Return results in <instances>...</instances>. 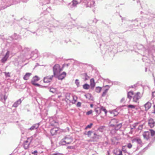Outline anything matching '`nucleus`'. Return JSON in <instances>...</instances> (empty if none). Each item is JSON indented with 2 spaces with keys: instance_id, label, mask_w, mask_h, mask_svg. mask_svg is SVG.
<instances>
[{
  "instance_id": "nucleus-13",
  "label": "nucleus",
  "mask_w": 155,
  "mask_h": 155,
  "mask_svg": "<svg viewBox=\"0 0 155 155\" xmlns=\"http://www.w3.org/2000/svg\"><path fill=\"white\" fill-rule=\"evenodd\" d=\"M132 143H134L135 142H136L137 143L140 145H142V142L141 139L138 137H137L133 139L132 140Z\"/></svg>"
},
{
  "instance_id": "nucleus-28",
  "label": "nucleus",
  "mask_w": 155,
  "mask_h": 155,
  "mask_svg": "<svg viewBox=\"0 0 155 155\" xmlns=\"http://www.w3.org/2000/svg\"><path fill=\"white\" fill-rule=\"evenodd\" d=\"M143 125L142 124L139 126L137 128V130H141L143 129Z\"/></svg>"
},
{
  "instance_id": "nucleus-29",
  "label": "nucleus",
  "mask_w": 155,
  "mask_h": 155,
  "mask_svg": "<svg viewBox=\"0 0 155 155\" xmlns=\"http://www.w3.org/2000/svg\"><path fill=\"white\" fill-rule=\"evenodd\" d=\"M93 125V124L92 123H91L90 124L87 125L85 129H87L89 128H91L92 126Z\"/></svg>"
},
{
  "instance_id": "nucleus-11",
  "label": "nucleus",
  "mask_w": 155,
  "mask_h": 155,
  "mask_svg": "<svg viewBox=\"0 0 155 155\" xmlns=\"http://www.w3.org/2000/svg\"><path fill=\"white\" fill-rule=\"evenodd\" d=\"M143 136L144 139L148 140L150 138V133L148 131L144 132L143 134Z\"/></svg>"
},
{
  "instance_id": "nucleus-17",
  "label": "nucleus",
  "mask_w": 155,
  "mask_h": 155,
  "mask_svg": "<svg viewBox=\"0 0 155 155\" xmlns=\"http://www.w3.org/2000/svg\"><path fill=\"white\" fill-rule=\"evenodd\" d=\"M39 126L38 124H36L32 126L31 127L29 128V130H32L35 129H37Z\"/></svg>"
},
{
  "instance_id": "nucleus-34",
  "label": "nucleus",
  "mask_w": 155,
  "mask_h": 155,
  "mask_svg": "<svg viewBox=\"0 0 155 155\" xmlns=\"http://www.w3.org/2000/svg\"><path fill=\"white\" fill-rule=\"evenodd\" d=\"M31 153L32 154H34V155H37L38 154V152L37 150H35L33 152H32Z\"/></svg>"
},
{
  "instance_id": "nucleus-39",
  "label": "nucleus",
  "mask_w": 155,
  "mask_h": 155,
  "mask_svg": "<svg viewBox=\"0 0 155 155\" xmlns=\"http://www.w3.org/2000/svg\"><path fill=\"white\" fill-rule=\"evenodd\" d=\"M68 148L70 149H74V147L73 146H69L68 147Z\"/></svg>"
},
{
  "instance_id": "nucleus-24",
  "label": "nucleus",
  "mask_w": 155,
  "mask_h": 155,
  "mask_svg": "<svg viewBox=\"0 0 155 155\" xmlns=\"http://www.w3.org/2000/svg\"><path fill=\"white\" fill-rule=\"evenodd\" d=\"M90 86L87 84H85L83 85V88L85 89H88L89 88Z\"/></svg>"
},
{
  "instance_id": "nucleus-6",
  "label": "nucleus",
  "mask_w": 155,
  "mask_h": 155,
  "mask_svg": "<svg viewBox=\"0 0 155 155\" xmlns=\"http://www.w3.org/2000/svg\"><path fill=\"white\" fill-rule=\"evenodd\" d=\"M40 79V78L37 76H35L33 77L31 81V83L34 85L36 86H39L40 85L37 83L36 82L38 81Z\"/></svg>"
},
{
  "instance_id": "nucleus-3",
  "label": "nucleus",
  "mask_w": 155,
  "mask_h": 155,
  "mask_svg": "<svg viewBox=\"0 0 155 155\" xmlns=\"http://www.w3.org/2000/svg\"><path fill=\"white\" fill-rule=\"evenodd\" d=\"M95 111L98 114H101V117L104 118L106 116L107 111L106 109L103 106H101L100 108L98 107L95 108Z\"/></svg>"
},
{
  "instance_id": "nucleus-41",
  "label": "nucleus",
  "mask_w": 155,
  "mask_h": 155,
  "mask_svg": "<svg viewBox=\"0 0 155 155\" xmlns=\"http://www.w3.org/2000/svg\"><path fill=\"white\" fill-rule=\"evenodd\" d=\"M4 98L5 101L7 98V97L5 95H4Z\"/></svg>"
},
{
  "instance_id": "nucleus-21",
  "label": "nucleus",
  "mask_w": 155,
  "mask_h": 155,
  "mask_svg": "<svg viewBox=\"0 0 155 155\" xmlns=\"http://www.w3.org/2000/svg\"><path fill=\"white\" fill-rule=\"evenodd\" d=\"M29 145H30V144H29L28 143H25V142L24 143L23 146H24V148L25 149H28L29 147Z\"/></svg>"
},
{
  "instance_id": "nucleus-40",
  "label": "nucleus",
  "mask_w": 155,
  "mask_h": 155,
  "mask_svg": "<svg viewBox=\"0 0 155 155\" xmlns=\"http://www.w3.org/2000/svg\"><path fill=\"white\" fill-rule=\"evenodd\" d=\"M78 80H77V79H76V83L77 84V85H78V84H79V83L78 82Z\"/></svg>"
},
{
  "instance_id": "nucleus-2",
  "label": "nucleus",
  "mask_w": 155,
  "mask_h": 155,
  "mask_svg": "<svg viewBox=\"0 0 155 155\" xmlns=\"http://www.w3.org/2000/svg\"><path fill=\"white\" fill-rule=\"evenodd\" d=\"M119 120L115 119H112L110 122V127H114L116 130L120 129L122 126L120 124H118Z\"/></svg>"
},
{
  "instance_id": "nucleus-42",
  "label": "nucleus",
  "mask_w": 155,
  "mask_h": 155,
  "mask_svg": "<svg viewBox=\"0 0 155 155\" xmlns=\"http://www.w3.org/2000/svg\"><path fill=\"white\" fill-rule=\"evenodd\" d=\"M84 76H85V77H87V74H84ZM86 80H87V78H86Z\"/></svg>"
},
{
  "instance_id": "nucleus-15",
  "label": "nucleus",
  "mask_w": 155,
  "mask_h": 155,
  "mask_svg": "<svg viewBox=\"0 0 155 155\" xmlns=\"http://www.w3.org/2000/svg\"><path fill=\"white\" fill-rule=\"evenodd\" d=\"M32 74L30 73H27L23 77V79L25 80H27L29 79L30 77L31 76Z\"/></svg>"
},
{
  "instance_id": "nucleus-18",
  "label": "nucleus",
  "mask_w": 155,
  "mask_h": 155,
  "mask_svg": "<svg viewBox=\"0 0 155 155\" xmlns=\"http://www.w3.org/2000/svg\"><path fill=\"white\" fill-rule=\"evenodd\" d=\"M90 86L92 87H94L95 85V83L94 82V80L93 78H92L90 81Z\"/></svg>"
},
{
  "instance_id": "nucleus-26",
  "label": "nucleus",
  "mask_w": 155,
  "mask_h": 155,
  "mask_svg": "<svg viewBox=\"0 0 155 155\" xmlns=\"http://www.w3.org/2000/svg\"><path fill=\"white\" fill-rule=\"evenodd\" d=\"M92 133V131H88L87 132V134L84 133V134H85V135L87 134V136H88V137H90L91 136Z\"/></svg>"
},
{
  "instance_id": "nucleus-35",
  "label": "nucleus",
  "mask_w": 155,
  "mask_h": 155,
  "mask_svg": "<svg viewBox=\"0 0 155 155\" xmlns=\"http://www.w3.org/2000/svg\"><path fill=\"white\" fill-rule=\"evenodd\" d=\"M118 152V155H122V151L120 150H117Z\"/></svg>"
},
{
  "instance_id": "nucleus-23",
  "label": "nucleus",
  "mask_w": 155,
  "mask_h": 155,
  "mask_svg": "<svg viewBox=\"0 0 155 155\" xmlns=\"http://www.w3.org/2000/svg\"><path fill=\"white\" fill-rule=\"evenodd\" d=\"M101 87H96L95 91L99 93L101 92Z\"/></svg>"
},
{
  "instance_id": "nucleus-36",
  "label": "nucleus",
  "mask_w": 155,
  "mask_h": 155,
  "mask_svg": "<svg viewBox=\"0 0 155 155\" xmlns=\"http://www.w3.org/2000/svg\"><path fill=\"white\" fill-rule=\"evenodd\" d=\"M81 105V103L80 102H78L77 104V106L78 107H80Z\"/></svg>"
},
{
  "instance_id": "nucleus-7",
  "label": "nucleus",
  "mask_w": 155,
  "mask_h": 155,
  "mask_svg": "<svg viewBox=\"0 0 155 155\" xmlns=\"http://www.w3.org/2000/svg\"><path fill=\"white\" fill-rule=\"evenodd\" d=\"M54 75L48 76L45 77L43 79V81L45 83H50L52 80Z\"/></svg>"
},
{
  "instance_id": "nucleus-37",
  "label": "nucleus",
  "mask_w": 155,
  "mask_h": 155,
  "mask_svg": "<svg viewBox=\"0 0 155 155\" xmlns=\"http://www.w3.org/2000/svg\"><path fill=\"white\" fill-rule=\"evenodd\" d=\"M152 96L153 97H155V91L152 92Z\"/></svg>"
},
{
  "instance_id": "nucleus-14",
  "label": "nucleus",
  "mask_w": 155,
  "mask_h": 155,
  "mask_svg": "<svg viewBox=\"0 0 155 155\" xmlns=\"http://www.w3.org/2000/svg\"><path fill=\"white\" fill-rule=\"evenodd\" d=\"M58 130V128H54L51 130L50 132L52 135H54L57 134V132Z\"/></svg>"
},
{
  "instance_id": "nucleus-10",
  "label": "nucleus",
  "mask_w": 155,
  "mask_h": 155,
  "mask_svg": "<svg viewBox=\"0 0 155 155\" xmlns=\"http://www.w3.org/2000/svg\"><path fill=\"white\" fill-rule=\"evenodd\" d=\"M148 124L150 127L152 128L155 125V122L153 119L150 118L148 120Z\"/></svg>"
},
{
  "instance_id": "nucleus-8",
  "label": "nucleus",
  "mask_w": 155,
  "mask_h": 155,
  "mask_svg": "<svg viewBox=\"0 0 155 155\" xmlns=\"http://www.w3.org/2000/svg\"><path fill=\"white\" fill-rule=\"evenodd\" d=\"M10 54V52L9 51H7L4 56L2 58L1 60V62L2 63H5L8 60Z\"/></svg>"
},
{
  "instance_id": "nucleus-33",
  "label": "nucleus",
  "mask_w": 155,
  "mask_h": 155,
  "mask_svg": "<svg viewBox=\"0 0 155 155\" xmlns=\"http://www.w3.org/2000/svg\"><path fill=\"white\" fill-rule=\"evenodd\" d=\"M132 145L131 143H129L127 145V147L129 149H130L132 148Z\"/></svg>"
},
{
  "instance_id": "nucleus-32",
  "label": "nucleus",
  "mask_w": 155,
  "mask_h": 155,
  "mask_svg": "<svg viewBox=\"0 0 155 155\" xmlns=\"http://www.w3.org/2000/svg\"><path fill=\"white\" fill-rule=\"evenodd\" d=\"M92 112L93 111L92 110H91L86 113V115H88L90 114H92Z\"/></svg>"
},
{
  "instance_id": "nucleus-9",
  "label": "nucleus",
  "mask_w": 155,
  "mask_h": 155,
  "mask_svg": "<svg viewBox=\"0 0 155 155\" xmlns=\"http://www.w3.org/2000/svg\"><path fill=\"white\" fill-rule=\"evenodd\" d=\"M66 75V74L65 72H63L62 73L57 75V76H54L56 78H57L59 80H62L64 79Z\"/></svg>"
},
{
  "instance_id": "nucleus-44",
  "label": "nucleus",
  "mask_w": 155,
  "mask_h": 155,
  "mask_svg": "<svg viewBox=\"0 0 155 155\" xmlns=\"http://www.w3.org/2000/svg\"><path fill=\"white\" fill-rule=\"evenodd\" d=\"M62 97V95L61 94L60 95H59L58 96V98H60Z\"/></svg>"
},
{
  "instance_id": "nucleus-5",
  "label": "nucleus",
  "mask_w": 155,
  "mask_h": 155,
  "mask_svg": "<svg viewBox=\"0 0 155 155\" xmlns=\"http://www.w3.org/2000/svg\"><path fill=\"white\" fill-rule=\"evenodd\" d=\"M73 141V139L69 136L66 137L60 141V144L62 145L69 144Z\"/></svg>"
},
{
  "instance_id": "nucleus-45",
  "label": "nucleus",
  "mask_w": 155,
  "mask_h": 155,
  "mask_svg": "<svg viewBox=\"0 0 155 155\" xmlns=\"http://www.w3.org/2000/svg\"><path fill=\"white\" fill-rule=\"evenodd\" d=\"M154 111L153 112V113H155V105L154 106Z\"/></svg>"
},
{
  "instance_id": "nucleus-1",
  "label": "nucleus",
  "mask_w": 155,
  "mask_h": 155,
  "mask_svg": "<svg viewBox=\"0 0 155 155\" xmlns=\"http://www.w3.org/2000/svg\"><path fill=\"white\" fill-rule=\"evenodd\" d=\"M142 96V94L140 92L134 93L132 91H130L127 93V97L130 100L133 98V101L135 103H138L139 100L140 99Z\"/></svg>"
},
{
  "instance_id": "nucleus-48",
  "label": "nucleus",
  "mask_w": 155,
  "mask_h": 155,
  "mask_svg": "<svg viewBox=\"0 0 155 155\" xmlns=\"http://www.w3.org/2000/svg\"><path fill=\"white\" fill-rule=\"evenodd\" d=\"M76 101V100H75L74 101V102H75Z\"/></svg>"
},
{
  "instance_id": "nucleus-31",
  "label": "nucleus",
  "mask_w": 155,
  "mask_h": 155,
  "mask_svg": "<svg viewBox=\"0 0 155 155\" xmlns=\"http://www.w3.org/2000/svg\"><path fill=\"white\" fill-rule=\"evenodd\" d=\"M78 4V2L76 0H73V4L74 5Z\"/></svg>"
},
{
  "instance_id": "nucleus-20",
  "label": "nucleus",
  "mask_w": 155,
  "mask_h": 155,
  "mask_svg": "<svg viewBox=\"0 0 155 155\" xmlns=\"http://www.w3.org/2000/svg\"><path fill=\"white\" fill-rule=\"evenodd\" d=\"M32 138L31 137L28 138L27 139V140L25 141V143H29V144H30L31 143V142Z\"/></svg>"
},
{
  "instance_id": "nucleus-27",
  "label": "nucleus",
  "mask_w": 155,
  "mask_h": 155,
  "mask_svg": "<svg viewBox=\"0 0 155 155\" xmlns=\"http://www.w3.org/2000/svg\"><path fill=\"white\" fill-rule=\"evenodd\" d=\"M151 135L152 136H153L155 134V132L153 130H150Z\"/></svg>"
},
{
  "instance_id": "nucleus-25",
  "label": "nucleus",
  "mask_w": 155,
  "mask_h": 155,
  "mask_svg": "<svg viewBox=\"0 0 155 155\" xmlns=\"http://www.w3.org/2000/svg\"><path fill=\"white\" fill-rule=\"evenodd\" d=\"M108 90V89H105L104 91L103 92V93L102 94V97H104L106 95Z\"/></svg>"
},
{
  "instance_id": "nucleus-46",
  "label": "nucleus",
  "mask_w": 155,
  "mask_h": 155,
  "mask_svg": "<svg viewBox=\"0 0 155 155\" xmlns=\"http://www.w3.org/2000/svg\"><path fill=\"white\" fill-rule=\"evenodd\" d=\"M90 105H91V107H93V105H92V104H91Z\"/></svg>"
},
{
  "instance_id": "nucleus-38",
  "label": "nucleus",
  "mask_w": 155,
  "mask_h": 155,
  "mask_svg": "<svg viewBox=\"0 0 155 155\" xmlns=\"http://www.w3.org/2000/svg\"><path fill=\"white\" fill-rule=\"evenodd\" d=\"M51 155H62L61 154L59 153H54Z\"/></svg>"
},
{
  "instance_id": "nucleus-19",
  "label": "nucleus",
  "mask_w": 155,
  "mask_h": 155,
  "mask_svg": "<svg viewBox=\"0 0 155 155\" xmlns=\"http://www.w3.org/2000/svg\"><path fill=\"white\" fill-rule=\"evenodd\" d=\"M21 99H19L16 101L13 105V106L15 107H17L18 105L21 104Z\"/></svg>"
},
{
  "instance_id": "nucleus-12",
  "label": "nucleus",
  "mask_w": 155,
  "mask_h": 155,
  "mask_svg": "<svg viewBox=\"0 0 155 155\" xmlns=\"http://www.w3.org/2000/svg\"><path fill=\"white\" fill-rule=\"evenodd\" d=\"M49 91L50 92L52 93L53 94H61L60 92L58 91V90L56 88L53 87L50 88Z\"/></svg>"
},
{
  "instance_id": "nucleus-43",
  "label": "nucleus",
  "mask_w": 155,
  "mask_h": 155,
  "mask_svg": "<svg viewBox=\"0 0 155 155\" xmlns=\"http://www.w3.org/2000/svg\"><path fill=\"white\" fill-rule=\"evenodd\" d=\"M125 146H123L122 147V150H123V151H124V147H125Z\"/></svg>"
},
{
  "instance_id": "nucleus-22",
  "label": "nucleus",
  "mask_w": 155,
  "mask_h": 155,
  "mask_svg": "<svg viewBox=\"0 0 155 155\" xmlns=\"http://www.w3.org/2000/svg\"><path fill=\"white\" fill-rule=\"evenodd\" d=\"M139 124V123H136L131 125L130 126L131 129H133L134 128H135Z\"/></svg>"
},
{
  "instance_id": "nucleus-30",
  "label": "nucleus",
  "mask_w": 155,
  "mask_h": 155,
  "mask_svg": "<svg viewBox=\"0 0 155 155\" xmlns=\"http://www.w3.org/2000/svg\"><path fill=\"white\" fill-rule=\"evenodd\" d=\"M127 107L131 108H134L135 107V106L133 105H129L127 106Z\"/></svg>"
},
{
  "instance_id": "nucleus-47",
  "label": "nucleus",
  "mask_w": 155,
  "mask_h": 155,
  "mask_svg": "<svg viewBox=\"0 0 155 155\" xmlns=\"http://www.w3.org/2000/svg\"><path fill=\"white\" fill-rule=\"evenodd\" d=\"M94 135H96V134L95 133H94Z\"/></svg>"
},
{
  "instance_id": "nucleus-4",
  "label": "nucleus",
  "mask_w": 155,
  "mask_h": 155,
  "mask_svg": "<svg viewBox=\"0 0 155 155\" xmlns=\"http://www.w3.org/2000/svg\"><path fill=\"white\" fill-rule=\"evenodd\" d=\"M62 71L61 66L58 64H55L53 67V75L54 76H57Z\"/></svg>"
},
{
  "instance_id": "nucleus-16",
  "label": "nucleus",
  "mask_w": 155,
  "mask_h": 155,
  "mask_svg": "<svg viewBox=\"0 0 155 155\" xmlns=\"http://www.w3.org/2000/svg\"><path fill=\"white\" fill-rule=\"evenodd\" d=\"M144 107L145 110H147L151 107V104L150 102H148L144 105Z\"/></svg>"
}]
</instances>
